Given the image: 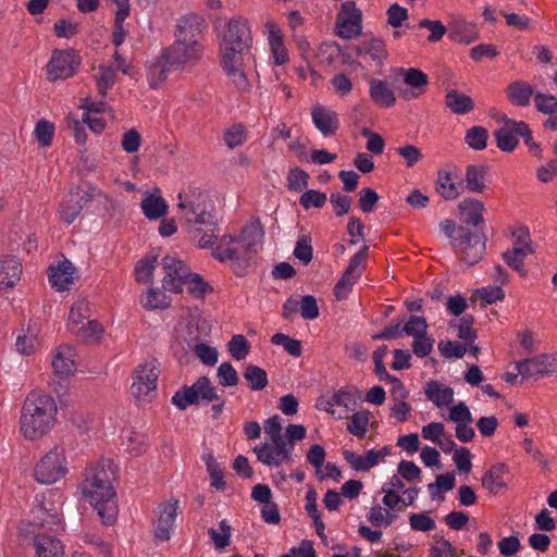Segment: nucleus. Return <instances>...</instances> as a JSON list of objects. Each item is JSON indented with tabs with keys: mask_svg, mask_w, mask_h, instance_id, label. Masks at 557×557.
<instances>
[{
	"mask_svg": "<svg viewBox=\"0 0 557 557\" xmlns=\"http://www.w3.org/2000/svg\"><path fill=\"white\" fill-rule=\"evenodd\" d=\"M116 467L110 459L89 465L79 485L83 497L97 510L104 524H113L117 516L116 493L113 481Z\"/></svg>",
	"mask_w": 557,
	"mask_h": 557,
	"instance_id": "obj_1",
	"label": "nucleus"
},
{
	"mask_svg": "<svg viewBox=\"0 0 557 557\" xmlns=\"http://www.w3.org/2000/svg\"><path fill=\"white\" fill-rule=\"evenodd\" d=\"M264 231L259 220L248 222L238 236L223 235L212 250L214 259L232 261V269L238 276L246 273L247 261L261 248Z\"/></svg>",
	"mask_w": 557,
	"mask_h": 557,
	"instance_id": "obj_2",
	"label": "nucleus"
},
{
	"mask_svg": "<svg viewBox=\"0 0 557 557\" xmlns=\"http://www.w3.org/2000/svg\"><path fill=\"white\" fill-rule=\"evenodd\" d=\"M57 404L50 395L30 392L24 400L20 429L28 440L45 435L54 424Z\"/></svg>",
	"mask_w": 557,
	"mask_h": 557,
	"instance_id": "obj_3",
	"label": "nucleus"
},
{
	"mask_svg": "<svg viewBox=\"0 0 557 557\" xmlns=\"http://www.w3.org/2000/svg\"><path fill=\"white\" fill-rule=\"evenodd\" d=\"M440 228L450 239V245L460 261L473 265L483 258L486 240L481 231L465 225L457 226L448 219L440 223Z\"/></svg>",
	"mask_w": 557,
	"mask_h": 557,
	"instance_id": "obj_4",
	"label": "nucleus"
},
{
	"mask_svg": "<svg viewBox=\"0 0 557 557\" xmlns=\"http://www.w3.org/2000/svg\"><path fill=\"white\" fill-rule=\"evenodd\" d=\"M178 199L181 218L185 221L189 234L200 233L202 226L218 225L214 203L206 193L193 189L181 193Z\"/></svg>",
	"mask_w": 557,
	"mask_h": 557,
	"instance_id": "obj_5",
	"label": "nucleus"
},
{
	"mask_svg": "<svg viewBox=\"0 0 557 557\" xmlns=\"http://www.w3.org/2000/svg\"><path fill=\"white\" fill-rule=\"evenodd\" d=\"M164 271L162 286L165 290L182 293L183 286L188 285L190 293L201 296L207 290V284L199 274L191 273L189 267L175 256L166 255L161 261Z\"/></svg>",
	"mask_w": 557,
	"mask_h": 557,
	"instance_id": "obj_6",
	"label": "nucleus"
},
{
	"mask_svg": "<svg viewBox=\"0 0 557 557\" xmlns=\"http://www.w3.org/2000/svg\"><path fill=\"white\" fill-rule=\"evenodd\" d=\"M67 472L65 453L62 447L54 446L36 465L34 476L40 484H53Z\"/></svg>",
	"mask_w": 557,
	"mask_h": 557,
	"instance_id": "obj_7",
	"label": "nucleus"
},
{
	"mask_svg": "<svg viewBox=\"0 0 557 557\" xmlns=\"http://www.w3.org/2000/svg\"><path fill=\"white\" fill-rule=\"evenodd\" d=\"M219 395L215 386L207 376H200L193 385L183 386L172 397V403L178 409L185 410L188 406L199 401L213 403L218 400Z\"/></svg>",
	"mask_w": 557,
	"mask_h": 557,
	"instance_id": "obj_8",
	"label": "nucleus"
},
{
	"mask_svg": "<svg viewBox=\"0 0 557 557\" xmlns=\"http://www.w3.org/2000/svg\"><path fill=\"white\" fill-rule=\"evenodd\" d=\"M361 393L356 388H343L333 393L327 398L318 400V409L324 410L336 419L347 418L349 411H354Z\"/></svg>",
	"mask_w": 557,
	"mask_h": 557,
	"instance_id": "obj_9",
	"label": "nucleus"
},
{
	"mask_svg": "<svg viewBox=\"0 0 557 557\" xmlns=\"http://www.w3.org/2000/svg\"><path fill=\"white\" fill-rule=\"evenodd\" d=\"M159 369L154 360L139 364L135 370L132 394L139 400L150 399L157 389Z\"/></svg>",
	"mask_w": 557,
	"mask_h": 557,
	"instance_id": "obj_10",
	"label": "nucleus"
},
{
	"mask_svg": "<svg viewBox=\"0 0 557 557\" xmlns=\"http://www.w3.org/2000/svg\"><path fill=\"white\" fill-rule=\"evenodd\" d=\"M336 34L338 37L349 40L362 33V12L354 1L342 4L336 16Z\"/></svg>",
	"mask_w": 557,
	"mask_h": 557,
	"instance_id": "obj_11",
	"label": "nucleus"
},
{
	"mask_svg": "<svg viewBox=\"0 0 557 557\" xmlns=\"http://www.w3.org/2000/svg\"><path fill=\"white\" fill-rule=\"evenodd\" d=\"M79 64L81 58L75 50H55L47 64V77L52 82L69 78Z\"/></svg>",
	"mask_w": 557,
	"mask_h": 557,
	"instance_id": "obj_12",
	"label": "nucleus"
},
{
	"mask_svg": "<svg viewBox=\"0 0 557 557\" xmlns=\"http://www.w3.org/2000/svg\"><path fill=\"white\" fill-rule=\"evenodd\" d=\"M202 51L203 47L199 40L186 41L176 38L163 53L170 65L183 66L200 60Z\"/></svg>",
	"mask_w": 557,
	"mask_h": 557,
	"instance_id": "obj_13",
	"label": "nucleus"
},
{
	"mask_svg": "<svg viewBox=\"0 0 557 557\" xmlns=\"http://www.w3.org/2000/svg\"><path fill=\"white\" fill-rule=\"evenodd\" d=\"M252 36L248 21L235 16L227 23L221 40V48H250Z\"/></svg>",
	"mask_w": 557,
	"mask_h": 557,
	"instance_id": "obj_14",
	"label": "nucleus"
},
{
	"mask_svg": "<svg viewBox=\"0 0 557 557\" xmlns=\"http://www.w3.org/2000/svg\"><path fill=\"white\" fill-rule=\"evenodd\" d=\"M504 125L494 132L496 146L504 152H511L519 144V136L527 132V123L523 121H515L503 115L500 119Z\"/></svg>",
	"mask_w": 557,
	"mask_h": 557,
	"instance_id": "obj_15",
	"label": "nucleus"
},
{
	"mask_svg": "<svg viewBox=\"0 0 557 557\" xmlns=\"http://www.w3.org/2000/svg\"><path fill=\"white\" fill-rule=\"evenodd\" d=\"M38 506L33 509V524L44 529H48L54 533L62 530V521L60 518V507L62 503L58 505L46 503V496L42 495L41 499L36 497Z\"/></svg>",
	"mask_w": 557,
	"mask_h": 557,
	"instance_id": "obj_16",
	"label": "nucleus"
},
{
	"mask_svg": "<svg viewBox=\"0 0 557 557\" xmlns=\"http://www.w3.org/2000/svg\"><path fill=\"white\" fill-rule=\"evenodd\" d=\"M515 367L522 376H541L557 372V356L539 355L533 358L517 361Z\"/></svg>",
	"mask_w": 557,
	"mask_h": 557,
	"instance_id": "obj_17",
	"label": "nucleus"
},
{
	"mask_svg": "<svg viewBox=\"0 0 557 557\" xmlns=\"http://www.w3.org/2000/svg\"><path fill=\"white\" fill-rule=\"evenodd\" d=\"M264 28L274 64H285L289 60V54L287 48L285 47L280 26L274 21L267 20L264 23Z\"/></svg>",
	"mask_w": 557,
	"mask_h": 557,
	"instance_id": "obj_18",
	"label": "nucleus"
},
{
	"mask_svg": "<svg viewBox=\"0 0 557 557\" xmlns=\"http://www.w3.org/2000/svg\"><path fill=\"white\" fill-rule=\"evenodd\" d=\"M435 189L446 200L458 198L463 190L459 172L457 170H440L437 172Z\"/></svg>",
	"mask_w": 557,
	"mask_h": 557,
	"instance_id": "obj_19",
	"label": "nucleus"
},
{
	"mask_svg": "<svg viewBox=\"0 0 557 557\" xmlns=\"http://www.w3.org/2000/svg\"><path fill=\"white\" fill-rule=\"evenodd\" d=\"M404 76L405 87H399V94L407 100L419 97L428 85V76L418 69H399Z\"/></svg>",
	"mask_w": 557,
	"mask_h": 557,
	"instance_id": "obj_20",
	"label": "nucleus"
},
{
	"mask_svg": "<svg viewBox=\"0 0 557 557\" xmlns=\"http://www.w3.org/2000/svg\"><path fill=\"white\" fill-rule=\"evenodd\" d=\"M76 277V270L69 260H63L57 265H51L49 268V283L58 292L70 289Z\"/></svg>",
	"mask_w": 557,
	"mask_h": 557,
	"instance_id": "obj_21",
	"label": "nucleus"
},
{
	"mask_svg": "<svg viewBox=\"0 0 557 557\" xmlns=\"http://www.w3.org/2000/svg\"><path fill=\"white\" fill-rule=\"evenodd\" d=\"M205 27V17L199 14L190 13L178 21L175 37L186 41L199 40Z\"/></svg>",
	"mask_w": 557,
	"mask_h": 557,
	"instance_id": "obj_22",
	"label": "nucleus"
},
{
	"mask_svg": "<svg viewBox=\"0 0 557 557\" xmlns=\"http://www.w3.org/2000/svg\"><path fill=\"white\" fill-rule=\"evenodd\" d=\"M312 122L323 136H332L339 127V119L335 111L318 104L311 111Z\"/></svg>",
	"mask_w": 557,
	"mask_h": 557,
	"instance_id": "obj_23",
	"label": "nucleus"
},
{
	"mask_svg": "<svg viewBox=\"0 0 557 557\" xmlns=\"http://www.w3.org/2000/svg\"><path fill=\"white\" fill-rule=\"evenodd\" d=\"M51 366L60 376H69L76 371V352L72 346L60 345L53 354Z\"/></svg>",
	"mask_w": 557,
	"mask_h": 557,
	"instance_id": "obj_24",
	"label": "nucleus"
},
{
	"mask_svg": "<svg viewBox=\"0 0 557 557\" xmlns=\"http://www.w3.org/2000/svg\"><path fill=\"white\" fill-rule=\"evenodd\" d=\"M89 200L85 191L72 193L61 205L59 209L60 219L71 224L79 215L82 209Z\"/></svg>",
	"mask_w": 557,
	"mask_h": 557,
	"instance_id": "obj_25",
	"label": "nucleus"
},
{
	"mask_svg": "<svg viewBox=\"0 0 557 557\" xmlns=\"http://www.w3.org/2000/svg\"><path fill=\"white\" fill-rule=\"evenodd\" d=\"M258 460L267 466L278 467L290 461V455L287 449L277 448L269 443H261L253 449Z\"/></svg>",
	"mask_w": 557,
	"mask_h": 557,
	"instance_id": "obj_26",
	"label": "nucleus"
},
{
	"mask_svg": "<svg viewBox=\"0 0 557 557\" xmlns=\"http://www.w3.org/2000/svg\"><path fill=\"white\" fill-rule=\"evenodd\" d=\"M35 557H63L64 547L59 539L52 535L38 534L34 540Z\"/></svg>",
	"mask_w": 557,
	"mask_h": 557,
	"instance_id": "obj_27",
	"label": "nucleus"
},
{
	"mask_svg": "<svg viewBox=\"0 0 557 557\" xmlns=\"http://www.w3.org/2000/svg\"><path fill=\"white\" fill-rule=\"evenodd\" d=\"M505 94L509 102L517 107L529 106L532 96L535 95L533 87L528 82L521 79L510 83Z\"/></svg>",
	"mask_w": 557,
	"mask_h": 557,
	"instance_id": "obj_28",
	"label": "nucleus"
},
{
	"mask_svg": "<svg viewBox=\"0 0 557 557\" xmlns=\"http://www.w3.org/2000/svg\"><path fill=\"white\" fill-rule=\"evenodd\" d=\"M506 474H508V467L505 463L494 465L481 479L483 487L494 495L498 494L507 486Z\"/></svg>",
	"mask_w": 557,
	"mask_h": 557,
	"instance_id": "obj_29",
	"label": "nucleus"
},
{
	"mask_svg": "<svg viewBox=\"0 0 557 557\" xmlns=\"http://www.w3.org/2000/svg\"><path fill=\"white\" fill-rule=\"evenodd\" d=\"M369 85V94L374 103L384 108H391L395 104L394 91L385 81L372 78Z\"/></svg>",
	"mask_w": 557,
	"mask_h": 557,
	"instance_id": "obj_30",
	"label": "nucleus"
},
{
	"mask_svg": "<svg viewBox=\"0 0 557 557\" xmlns=\"http://www.w3.org/2000/svg\"><path fill=\"white\" fill-rule=\"evenodd\" d=\"M22 264L15 257L0 259V290L13 286L21 277Z\"/></svg>",
	"mask_w": 557,
	"mask_h": 557,
	"instance_id": "obj_31",
	"label": "nucleus"
},
{
	"mask_svg": "<svg viewBox=\"0 0 557 557\" xmlns=\"http://www.w3.org/2000/svg\"><path fill=\"white\" fill-rule=\"evenodd\" d=\"M222 67L243 69L245 63L253 59L250 48H221Z\"/></svg>",
	"mask_w": 557,
	"mask_h": 557,
	"instance_id": "obj_32",
	"label": "nucleus"
},
{
	"mask_svg": "<svg viewBox=\"0 0 557 557\" xmlns=\"http://www.w3.org/2000/svg\"><path fill=\"white\" fill-rule=\"evenodd\" d=\"M140 207L144 215L149 220L160 219L168 212L166 201L159 194L146 193Z\"/></svg>",
	"mask_w": 557,
	"mask_h": 557,
	"instance_id": "obj_33",
	"label": "nucleus"
},
{
	"mask_svg": "<svg viewBox=\"0 0 557 557\" xmlns=\"http://www.w3.org/2000/svg\"><path fill=\"white\" fill-rule=\"evenodd\" d=\"M458 208L466 215L465 226L472 225L478 230L476 227L483 223V212L485 210L483 202L473 198H466L459 203Z\"/></svg>",
	"mask_w": 557,
	"mask_h": 557,
	"instance_id": "obj_34",
	"label": "nucleus"
},
{
	"mask_svg": "<svg viewBox=\"0 0 557 557\" xmlns=\"http://www.w3.org/2000/svg\"><path fill=\"white\" fill-rule=\"evenodd\" d=\"M424 393L436 407L447 406L453 403L454 389L444 386L437 381H429L425 385Z\"/></svg>",
	"mask_w": 557,
	"mask_h": 557,
	"instance_id": "obj_35",
	"label": "nucleus"
},
{
	"mask_svg": "<svg viewBox=\"0 0 557 557\" xmlns=\"http://www.w3.org/2000/svg\"><path fill=\"white\" fill-rule=\"evenodd\" d=\"M448 37L454 41L471 44L479 38V34L475 25L465 21H455L449 26Z\"/></svg>",
	"mask_w": 557,
	"mask_h": 557,
	"instance_id": "obj_36",
	"label": "nucleus"
},
{
	"mask_svg": "<svg viewBox=\"0 0 557 557\" xmlns=\"http://www.w3.org/2000/svg\"><path fill=\"white\" fill-rule=\"evenodd\" d=\"M359 57H369L372 61L381 63L387 57L385 44L380 38H371L360 42L356 48Z\"/></svg>",
	"mask_w": 557,
	"mask_h": 557,
	"instance_id": "obj_37",
	"label": "nucleus"
},
{
	"mask_svg": "<svg viewBox=\"0 0 557 557\" xmlns=\"http://www.w3.org/2000/svg\"><path fill=\"white\" fill-rule=\"evenodd\" d=\"M445 106L455 114H466L473 110V100L466 94L455 89L448 90L445 96Z\"/></svg>",
	"mask_w": 557,
	"mask_h": 557,
	"instance_id": "obj_38",
	"label": "nucleus"
},
{
	"mask_svg": "<svg viewBox=\"0 0 557 557\" xmlns=\"http://www.w3.org/2000/svg\"><path fill=\"white\" fill-rule=\"evenodd\" d=\"M487 169L484 165L471 164L468 165L465 173L466 188L471 193L484 191L485 175Z\"/></svg>",
	"mask_w": 557,
	"mask_h": 557,
	"instance_id": "obj_39",
	"label": "nucleus"
},
{
	"mask_svg": "<svg viewBox=\"0 0 557 557\" xmlns=\"http://www.w3.org/2000/svg\"><path fill=\"white\" fill-rule=\"evenodd\" d=\"M90 319L89 302L84 299H77L71 307L66 326L70 331L82 326Z\"/></svg>",
	"mask_w": 557,
	"mask_h": 557,
	"instance_id": "obj_40",
	"label": "nucleus"
},
{
	"mask_svg": "<svg viewBox=\"0 0 557 557\" xmlns=\"http://www.w3.org/2000/svg\"><path fill=\"white\" fill-rule=\"evenodd\" d=\"M343 457L355 471H369L377 465L373 455V449L367 450L364 455H358L352 450L345 449L343 451Z\"/></svg>",
	"mask_w": 557,
	"mask_h": 557,
	"instance_id": "obj_41",
	"label": "nucleus"
},
{
	"mask_svg": "<svg viewBox=\"0 0 557 557\" xmlns=\"http://www.w3.org/2000/svg\"><path fill=\"white\" fill-rule=\"evenodd\" d=\"M371 412L369 410L356 411L352 416H347V431L358 437L362 438L368 432Z\"/></svg>",
	"mask_w": 557,
	"mask_h": 557,
	"instance_id": "obj_42",
	"label": "nucleus"
},
{
	"mask_svg": "<svg viewBox=\"0 0 557 557\" xmlns=\"http://www.w3.org/2000/svg\"><path fill=\"white\" fill-rule=\"evenodd\" d=\"M318 493L313 487H309L306 493V505L305 509L308 512L309 517L312 519L313 524L315 527L317 534L320 537L324 536L325 524L321 519L320 511L318 510Z\"/></svg>",
	"mask_w": 557,
	"mask_h": 557,
	"instance_id": "obj_43",
	"label": "nucleus"
},
{
	"mask_svg": "<svg viewBox=\"0 0 557 557\" xmlns=\"http://www.w3.org/2000/svg\"><path fill=\"white\" fill-rule=\"evenodd\" d=\"M173 65H170L166 61L164 53L158 58L148 69V82L151 87L159 86L168 77L169 71Z\"/></svg>",
	"mask_w": 557,
	"mask_h": 557,
	"instance_id": "obj_44",
	"label": "nucleus"
},
{
	"mask_svg": "<svg viewBox=\"0 0 557 557\" xmlns=\"http://www.w3.org/2000/svg\"><path fill=\"white\" fill-rule=\"evenodd\" d=\"M243 376L252 391H262L269 383L267 372L258 366L248 364L245 368Z\"/></svg>",
	"mask_w": 557,
	"mask_h": 557,
	"instance_id": "obj_45",
	"label": "nucleus"
},
{
	"mask_svg": "<svg viewBox=\"0 0 557 557\" xmlns=\"http://www.w3.org/2000/svg\"><path fill=\"white\" fill-rule=\"evenodd\" d=\"M123 446L128 454L139 456L148 446L147 436L141 432L128 431L124 436Z\"/></svg>",
	"mask_w": 557,
	"mask_h": 557,
	"instance_id": "obj_46",
	"label": "nucleus"
},
{
	"mask_svg": "<svg viewBox=\"0 0 557 557\" xmlns=\"http://www.w3.org/2000/svg\"><path fill=\"white\" fill-rule=\"evenodd\" d=\"M95 78L98 92L104 97L115 84L116 70L113 66L100 65Z\"/></svg>",
	"mask_w": 557,
	"mask_h": 557,
	"instance_id": "obj_47",
	"label": "nucleus"
},
{
	"mask_svg": "<svg viewBox=\"0 0 557 557\" xmlns=\"http://www.w3.org/2000/svg\"><path fill=\"white\" fill-rule=\"evenodd\" d=\"M140 302L148 310L164 309L170 306L169 297L158 288H150L143 294Z\"/></svg>",
	"mask_w": 557,
	"mask_h": 557,
	"instance_id": "obj_48",
	"label": "nucleus"
},
{
	"mask_svg": "<svg viewBox=\"0 0 557 557\" xmlns=\"http://www.w3.org/2000/svg\"><path fill=\"white\" fill-rule=\"evenodd\" d=\"M488 132L483 126H472L466 132L465 141L473 150H483L487 146Z\"/></svg>",
	"mask_w": 557,
	"mask_h": 557,
	"instance_id": "obj_49",
	"label": "nucleus"
},
{
	"mask_svg": "<svg viewBox=\"0 0 557 557\" xmlns=\"http://www.w3.org/2000/svg\"><path fill=\"white\" fill-rule=\"evenodd\" d=\"M157 264L156 256H147L139 260L135 267V277L138 283H149L152 281L153 271Z\"/></svg>",
	"mask_w": 557,
	"mask_h": 557,
	"instance_id": "obj_50",
	"label": "nucleus"
},
{
	"mask_svg": "<svg viewBox=\"0 0 557 557\" xmlns=\"http://www.w3.org/2000/svg\"><path fill=\"white\" fill-rule=\"evenodd\" d=\"M219 527H220V530L210 528L208 530V534H209L210 539L212 540L214 547L216 549L221 550L230 545V540L232 536V529L226 520H222L220 522Z\"/></svg>",
	"mask_w": 557,
	"mask_h": 557,
	"instance_id": "obj_51",
	"label": "nucleus"
},
{
	"mask_svg": "<svg viewBox=\"0 0 557 557\" xmlns=\"http://www.w3.org/2000/svg\"><path fill=\"white\" fill-rule=\"evenodd\" d=\"M71 332L84 341L97 342L102 335L103 329L96 320L89 319L82 326H78Z\"/></svg>",
	"mask_w": 557,
	"mask_h": 557,
	"instance_id": "obj_52",
	"label": "nucleus"
},
{
	"mask_svg": "<svg viewBox=\"0 0 557 557\" xmlns=\"http://www.w3.org/2000/svg\"><path fill=\"white\" fill-rule=\"evenodd\" d=\"M368 249V246H364L361 250H359L350 258L348 267L344 272V274H347V277L350 276L357 281L359 280L363 269L366 268Z\"/></svg>",
	"mask_w": 557,
	"mask_h": 557,
	"instance_id": "obj_53",
	"label": "nucleus"
},
{
	"mask_svg": "<svg viewBox=\"0 0 557 557\" xmlns=\"http://www.w3.org/2000/svg\"><path fill=\"white\" fill-rule=\"evenodd\" d=\"M228 351L235 360H243L250 351L248 341L244 335H234L228 343Z\"/></svg>",
	"mask_w": 557,
	"mask_h": 557,
	"instance_id": "obj_54",
	"label": "nucleus"
},
{
	"mask_svg": "<svg viewBox=\"0 0 557 557\" xmlns=\"http://www.w3.org/2000/svg\"><path fill=\"white\" fill-rule=\"evenodd\" d=\"M34 135L42 147H48L54 136V125L45 119L39 120L35 126Z\"/></svg>",
	"mask_w": 557,
	"mask_h": 557,
	"instance_id": "obj_55",
	"label": "nucleus"
},
{
	"mask_svg": "<svg viewBox=\"0 0 557 557\" xmlns=\"http://www.w3.org/2000/svg\"><path fill=\"white\" fill-rule=\"evenodd\" d=\"M271 342L274 345L283 346L293 357H299L301 355V343L298 339H294L283 333H276L272 336Z\"/></svg>",
	"mask_w": 557,
	"mask_h": 557,
	"instance_id": "obj_56",
	"label": "nucleus"
},
{
	"mask_svg": "<svg viewBox=\"0 0 557 557\" xmlns=\"http://www.w3.org/2000/svg\"><path fill=\"white\" fill-rule=\"evenodd\" d=\"M534 104L543 114L553 115L557 112V98L553 95L536 92L534 95Z\"/></svg>",
	"mask_w": 557,
	"mask_h": 557,
	"instance_id": "obj_57",
	"label": "nucleus"
},
{
	"mask_svg": "<svg viewBox=\"0 0 557 557\" xmlns=\"http://www.w3.org/2000/svg\"><path fill=\"white\" fill-rule=\"evenodd\" d=\"M326 194L315 190L309 189L305 191L299 199V203L306 209L310 208H322L326 202Z\"/></svg>",
	"mask_w": 557,
	"mask_h": 557,
	"instance_id": "obj_58",
	"label": "nucleus"
},
{
	"mask_svg": "<svg viewBox=\"0 0 557 557\" xmlns=\"http://www.w3.org/2000/svg\"><path fill=\"white\" fill-rule=\"evenodd\" d=\"M409 525L411 530L429 532L436 528L435 521L425 512L410 513Z\"/></svg>",
	"mask_w": 557,
	"mask_h": 557,
	"instance_id": "obj_59",
	"label": "nucleus"
},
{
	"mask_svg": "<svg viewBox=\"0 0 557 557\" xmlns=\"http://www.w3.org/2000/svg\"><path fill=\"white\" fill-rule=\"evenodd\" d=\"M218 379L219 383L224 386H236L238 384L239 377L237 371L230 362H223L218 368Z\"/></svg>",
	"mask_w": 557,
	"mask_h": 557,
	"instance_id": "obj_60",
	"label": "nucleus"
},
{
	"mask_svg": "<svg viewBox=\"0 0 557 557\" xmlns=\"http://www.w3.org/2000/svg\"><path fill=\"white\" fill-rule=\"evenodd\" d=\"M309 175L306 171L295 168L288 172L287 186L289 190L301 191L308 186Z\"/></svg>",
	"mask_w": 557,
	"mask_h": 557,
	"instance_id": "obj_61",
	"label": "nucleus"
},
{
	"mask_svg": "<svg viewBox=\"0 0 557 557\" xmlns=\"http://www.w3.org/2000/svg\"><path fill=\"white\" fill-rule=\"evenodd\" d=\"M39 345L38 338L35 334H29L27 331V334H20L16 337L15 347L17 352L21 355L29 356L32 355L37 346Z\"/></svg>",
	"mask_w": 557,
	"mask_h": 557,
	"instance_id": "obj_62",
	"label": "nucleus"
},
{
	"mask_svg": "<svg viewBox=\"0 0 557 557\" xmlns=\"http://www.w3.org/2000/svg\"><path fill=\"white\" fill-rule=\"evenodd\" d=\"M428 330L426 320L422 317L411 315L404 324V334L413 338L424 334Z\"/></svg>",
	"mask_w": 557,
	"mask_h": 557,
	"instance_id": "obj_63",
	"label": "nucleus"
},
{
	"mask_svg": "<svg viewBox=\"0 0 557 557\" xmlns=\"http://www.w3.org/2000/svg\"><path fill=\"white\" fill-rule=\"evenodd\" d=\"M310 242L308 236L302 235L298 238L294 249V256L305 264H308L312 260L313 250Z\"/></svg>",
	"mask_w": 557,
	"mask_h": 557,
	"instance_id": "obj_64",
	"label": "nucleus"
}]
</instances>
